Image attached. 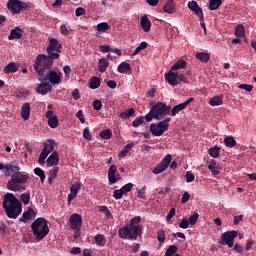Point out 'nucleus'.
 <instances>
[{"mask_svg":"<svg viewBox=\"0 0 256 256\" xmlns=\"http://www.w3.org/2000/svg\"><path fill=\"white\" fill-rule=\"evenodd\" d=\"M86 13V10L83 8V7H78L76 10H75V16L79 17V16H82Z\"/></svg>","mask_w":256,"mask_h":256,"instance_id":"63","label":"nucleus"},{"mask_svg":"<svg viewBox=\"0 0 256 256\" xmlns=\"http://www.w3.org/2000/svg\"><path fill=\"white\" fill-rule=\"evenodd\" d=\"M136 113L135 109L134 108H129L128 110H125L124 112H122L120 114V118L121 119H124V120H127L129 119L130 117L134 116Z\"/></svg>","mask_w":256,"mask_h":256,"instance_id":"29","label":"nucleus"},{"mask_svg":"<svg viewBox=\"0 0 256 256\" xmlns=\"http://www.w3.org/2000/svg\"><path fill=\"white\" fill-rule=\"evenodd\" d=\"M21 117L24 120H28L30 118V104L25 103L21 108Z\"/></svg>","mask_w":256,"mask_h":256,"instance_id":"23","label":"nucleus"},{"mask_svg":"<svg viewBox=\"0 0 256 256\" xmlns=\"http://www.w3.org/2000/svg\"><path fill=\"white\" fill-rule=\"evenodd\" d=\"M116 173H117L116 165H110V168L108 170V179L110 184H115L120 180L119 173L117 174V176H116Z\"/></svg>","mask_w":256,"mask_h":256,"instance_id":"14","label":"nucleus"},{"mask_svg":"<svg viewBox=\"0 0 256 256\" xmlns=\"http://www.w3.org/2000/svg\"><path fill=\"white\" fill-rule=\"evenodd\" d=\"M200 215L199 213L195 212L193 213L189 218H188V222L190 225H195L199 219Z\"/></svg>","mask_w":256,"mask_h":256,"instance_id":"44","label":"nucleus"},{"mask_svg":"<svg viewBox=\"0 0 256 256\" xmlns=\"http://www.w3.org/2000/svg\"><path fill=\"white\" fill-rule=\"evenodd\" d=\"M62 44L57 39H50L49 45L46 48L47 55L40 54L36 57L35 65H52L53 60L59 59Z\"/></svg>","mask_w":256,"mask_h":256,"instance_id":"1","label":"nucleus"},{"mask_svg":"<svg viewBox=\"0 0 256 256\" xmlns=\"http://www.w3.org/2000/svg\"><path fill=\"white\" fill-rule=\"evenodd\" d=\"M52 91L51 84L49 82L42 81L39 86L36 88V92L41 95H46Z\"/></svg>","mask_w":256,"mask_h":256,"instance_id":"16","label":"nucleus"},{"mask_svg":"<svg viewBox=\"0 0 256 256\" xmlns=\"http://www.w3.org/2000/svg\"><path fill=\"white\" fill-rule=\"evenodd\" d=\"M48 126L52 129H55L59 126V119L58 116L53 115L51 118L48 119Z\"/></svg>","mask_w":256,"mask_h":256,"instance_id":"31","label":"nucleus"},{"mask_svg":"<svg viewBox=\"0 0 256 256\" xmlns=\"http://www.w3.org/2000/svg\"><path fill=\"white\" fill-rule=\"evenodd\" d=\"M175 214H176V209L171 208L167 215V221H171V219L175 216Z\"/></svg>","mask_w":256,"mask_h":256,"instance_id":"64","label":"nucleus"},{"mask_svg":"<svg viewBox=\"0 0 256 256\" xmlns=\"http://www.w3.org/2000/svg\"><path fill=\"white\" fill-rule=\"evenodd\" d=\"M4 169L6 170L5 176H9V171L14 174L20 171V167L17 163L6 164L4 165Z\"/></svg>","mask_w":256,"mask_h":256,"instance_id":"21","label":"nucleus"},{"mask_svg":"<svg viewBox=\"0 0 256 256\" xmlns=\"http://www.w3.org/2000/svg\"><path fill=\"white\" fill-rule=\"evenodd\" d=\"M3 208L9 218L15 219L22 214L23 204L13 193H7L3 198Z\"/></svg>","mask_w":256,"mask_h":256,"instance_id":"3","label":"nucleus"},{"mask_svg":"<svg viewBox=\"0 0 256 256\" xmlns=\"http://www.w3.org/2000/svg\"><path fill=\"white\" fill-rule=\"evenodd\" d=\"M177 251H178L177 245H170L166 253H167V256H173L174 254L177 253Z\"/></svg>","mask_w":256,"mask_h":256,"instance_id":"47","label":"nucleus"},{"mask_svg":"<svg viewBox=\"0 0 256 256\" xmlns=\"http://www.w3.org/2000/svg\"><path fill=\"white\" fill-rule=\"evenodd\" d=\"M101 86V79L98 76H91L89 81V87L91 89H97Z\"/></svg>","mask_w":256,"mask_h":256,"instance_id":"24","label":"nucleus"},{"mask_svg":"<svg viewBox=\"0 0 256 256\" xmlns=\"http://www.w3.org/2000/svg\"><path fill=\"white\" fill-rule=\"evenodd\" d=\"M171 118H166L159 123H152L150 125V132L153 136H162L170 128Z\"/></svg>","mask_w":256,"mask_h":256,"instance_id":"7","label":"nucleus"},{"mask_svg":"<svg viewBox=\"0 0 256 256\" xmlns=\"http://www.w3.org/2000/svg\"><path fill=\"white\" fill-rule=\"evenodd\" d=\"M133 187H134V184H132V182H128V184L121 187L123 194L127 195V193L132 191Z\"/></svg>","mask_w":256,"mask_h":256,"instance_id":"46","label":"nucleus"},{"mask_svg":"<svg viewBox=\"0 0 256 256\" xmlns=\"http://www.w3.org/2000/svg\"><path fill=\"white\" fill-rule=\"evenodd\" d=\"M141 221V217H133L129 226H124L118 230L119 238L137 240L138 237H141L143 232V226L140 225Z\"/></svg>","mask_w":256,"mask_h":256,"instance_id":"2","label":"nucleus"},{"mask_svg":"<svg viewBox=\"0 0 256 256\" xmlns=\"http://www.w3.org/2000/svg\"><path fill=\"white\" fill-rule=\"evenodd\" d=\"M196 59L202 61V63H207L210 55L207 52H197Z\"/></svg>","mask_w":256,"mask_h":256,"instance_id":"30","label":"nucleus"},{"mask_svg":"<svg viewBox=\"0 0 256 256\" xmlns=\"http://www.w3.org/2000/svg\"><path fill=\"white\" fill-rule=\"evenodd\" d=\"M189 225V220L182 219V221L179 224V227H181V229H188Z\"/></svg>","mask_w":256,"mask_h":256,"instance_id":"61","label":"nucleus"},{"mask_svg":"<svg viewBox=\"0 0 256 256\" xmlns=\"http://www.w3.org/2000/svg\"><path fill=\"white\" fill-rule=\"evenodd\" d=\"M118 72L130 75L132 73V68L130 65H118Z\"/></svg>","mask_w":256,"mask_h":256,"instance_id":"38","label":"nucleus"},{"mask_svg":"<svg viewBox=\"0 0 256 256\" xmlns=\"http://www.w3.org/2000/svg\"><path fill=\"white\" fill-rule=\"evenodd\" d=\"M235 35L238 38H243L245 36V27L243 25H238L235 30Z\"/></svg>","mask_w":256,"mask_h":256,"instance_id":"40","label":"nucleus"},{"mask_svg":"<svg viewBox=\"0 0 256 256\" xmlns=\"http://www.w3.org/2000/svg\"><path fill=\"white\" fill-rule=\"evenodd\" d=\"M224 144L227 148H234L236 145L235 138L232 136H227L224 138Z\"/></svg>","mask_w":256,"mask_h":256,"instance_id":"32","label":"nucleus"},{"mask_svg":"<svg viewBox=\"0 0 256 256\" xmlns=\"http://www.w3.org/2000/svg\"><path fill=\"white\" fill-rule=\"evenodd\" d=\"M181 69H185V65H173L169 72L165 74V79L168 81L169 85H179L178 76Z\"/></svg>","mask_w":256,"mask_h":256,"instance_id":"8","label":"nucleus"},{"mask_svg":"<svg viewBox=\"0 0 256 256\" xmlns=\"http://www.w3.org/2000/svg\"><path fill=\"white\" fill-rule=\"evenodd\" d=\"M209 154H210V157L212 158H218L220 156V147L218 146L211 147L209 149Z\"/></svg>","mask_w":256,"mask_h":256,"instance_id":"39","label":"nucleus"},{"mask_svg":"<svg viewBox=\"0 0 256 256\" xmlns=\"http://www.w3.org/2000/svg\"><path fill=\"white\" fill-rule=\"evenodd\" d=\"M55 147H57L56 140L48 139L46 140L45 147L43 148V150L49 155L52 151H54Z\"/></svg>","mask_w":256,"mask_h":256,"instance_id":"20","label":"nucleus"},{"mask_svg":"<svg viewBox=\"0 0 256 256\" xmlns=\"http://www.w3.org/2000/svg\"><path fill=\"white\" fill-rule=\"evenodd\" d=\"M171 161H172V155L171 154H168L166 155L161 161V165L164 167V169L166 170L169 165L171 164Z\"/></svg>","mask_w":256,"mask_h":256,"instance_id":"35","label":"nucleus"},{"mask_svg":"<svg viewBox=\"0 0 256 256\" xmlns=\"http://www.w3.org/2000/svg\"><path fill=\"white\" fill-rule=\"evenodd\" d=\"M238 233L236 230H230V232H225L222 235V239L220 241L221 245H228L229 248L234 247L235 245V238L237 237Z\"/></svg>","mask_w":256,"mask_h":256,"instance_id":"10","label":"nucleus"},{"mask_svg":"<svg viewBox=\"0 0 256 256\" xmlns=\"http://www.w3.org/2000/svg\"><path fill=\"white\" fill-rule=\"evenodd\" d=\"M185 110L183 103L175 105L172 110H170L171 116L175 117L179 112Z\"/></svg>","mask_w":256,"mask_h":256,"instance_id":"33","label":"nucleus"},{"mask_svg":"<svg viewBox=\"0 0 256 256\" xmlns=\"http://www.w3.org/2000/svg\"><path fill=\"white\" fill-rule=\"evenodd\" d=\"M165 167L162 165V163L160 162L159 164H157L154 169H153V174L158 175L161 174L163 172H165Z\"/></svg>","mask_w":256,"mask_h":256,"instance_id":"43","label":"nucleus"},{"mask_svg":"<svg viewBox=\"0 0 256 256\" xmlns=\"http://www.w3.org/2000/svg\"><path fill=\"white\" fill-rule=\"evenodd\" d=\"M177 80L179 81V83L182 81V83L184 84H189V80L186 78L184 74L178 73Z\"/></svg>","mask_w":256,"mask_h":256,"instance_id":"58","label":"nucleus"},{"mask_svg":"<svg viewBox=\"0 0 256 256\" xmlns=\"http://www.w3.org/2000/svg\"><path fill=\"white\" fill-rule=\"evenodd\" d=\"M113 136V133L110 129H104L100 132V138L103 140H109Z\"/></svg>","mask_w":256,"mask_h":256,"instance_id":"36","label":"nucleus"},{"mask_svg":"<svg viewBox=\"0 0 256 256\" xmlns=\"http://www.w3.org/2000/svg\"><path fill=\"white\" fill-rule=\"evenodd\" d=\"M32 214H35L33 208H29L23 213V216L19 219V222L27 223L32 218Z\"/></svg>","mask_w":256,"mask_h":256,"instance_id":"22","label":"nucleus"},{"mask_svg":"<svg viewBox=\"0 0 256 256\" xmlns=\"http://www.w3.org/2000/svg\"><path fill=\"white\" fill-rule=\"evenodd\" d=\"M99 50L102 53H111V47H109L107 44L100 46Z\"/></svg>","mask_w":256,"mask_h":256,"instance_id":"60","label":"nucleus"},{"mask_svg":"<svg viewBox=\"0 0 256 256\" xmlns=\"http://www.w3.org/2000/svg\"><path fill=\"white\" fill-rule=\"evenodd\" d=\"M50 65H34V70L37 73L40 81H45V77L48 75Z\"/></svg>","mask_w":256,"mask_h":256,"instance_id":"13","label":"nucleus"},{"mask_svg":"<svg viewBox=\"0 0 256 256\" xmlns=\"http://www.w3.org/2000/svg\"><path fill=\"white\" fill-rule=\"evenodd\" d=\"M7 8L12 14H20L22 11H27V4L20 0H9L7 2Z\"/></svg>","mask_w":256,"mask_h":256,"instance_id":"9","label":"nucleus"},{"mask_svg":"<svg viewBox=\"0 0 256 256\" xmlns=\"http://www.w3.org/2000/svg\"><path fill=\"white\" fill-rule=\"evenodd\" d=\"M222 0H210L209 1V8L210 11H216L219 7H221Z\"/></svg>","mask_w":256,"mask_h":256,"instance_id":"34","label":"nucleus"},{"mask_svg":"<svg viewBox=\"0 0 256 256\" xmlns=\"http://www.w3.org/2000/svg\"><path fill=\"white\" fill-rule=\"evenodd\" d=\"M164 12L168 13V14H173L174 11H175V4H174V1L173 0H168L166 3H165V6H164Z\"/></svg>","mask_w":256,"mask_h":256,"instance_id":"27","label":"nucleus"},{"mask_svg":"<svg viewBox=\"0 0 256 256\" xmlns=\"http://www.w3.org/2000/svg\"><path fill=\"white\" fill-rule=\"evenodd\" d=\"M93 108H94L96 111H101V109H102V103H101V100H100V99L94 100V102H93Z\"/></svg>","mask_w":256,"mask_h":256,"instance_id":"54","label":"nucleus"},{"mask_svg":"<svg viewBox=\"0 0 256 256\" xmlns=\"http://www.w3.org/2000/svg\"><path fill=\"white\" fill-rule=\"evenodd\" d=\"M32 233L35 239L41 241L47 237L50 233V228L48 226V220L44 217L37 218L32 222L31 225Z\"/></svg>","mask_w":256,"mask_h":256,"instance_id":"5","label":"nucleus"},{"mask_svg":"<svg viewBox=\"0 0 256 256\" xmlns=\"http://www.w3.org/2000/svg\"><path fill=\"white\" fill-rule=\"evenodd\" d=\"M29 180V175H23L20 171L12 174L11 179L7 182V189L10 191H24L25 187L21 184L27 183Z\"/></svg>","mask_w":256,"mask_h":256,"instance_id":"6","label":"nucleus"},{"mask_svg":"<svg viewBox=\"0 0 256 256\" xmlns=\"http://www.w3.org/2000/svg\"><path fill=\"white\" fill-rule=\"evenodd\" d=\"M144 119L145 118L143 116L136 118L135 120L132 121V126L135 128L139 127L140 125H142L144 123Z\"/></svg>","mask_w":256,"mask_h":256,"instance_id":"50","label":"nucleus"},{"mask_svg":"<svg viewBox=\"0 0 256 256\" xmlns=\"http://www.w3.org/2000/svg\"><path fill=\"white\" fill-rule=\"evenodd\" d=\"M23 37V30L20 27H15L11 30L8 36L9 40L21 39Z\"/></svg>","mask_w":256,"mask_h":256,"instance_id":"18","label":"nucleus"},{"mask_svg":"<svg viewBox=\"0 0 256 256\" xmlns=\"http://www.w3.org/2000/svg\"><path fill=\"white\" fill-rule=\"evenodd\" d=\"M76 117L81 121L82 124H85V123H86L85 115H84V113H83L82 110H79V111L76 113Z\"/></svg>","mask_w":256,"mask_h":256,"instance_id":"55","label":"nucleus"},{"mask_svg":"<svg viewBox=\"0 0 256 256\" xmlns=\"http://www.w3.org/2000/svg\"><path fill=\"white\" fill-rule=\"evenodd\" d=\"M140 25L145 32L151 31V20L148 16L144 15L140 19Z\"/></svg>","mask_w":256,"mask_h":256,"instance_id":"19","label":"nucleus"},{"mask_svg":"<svg viewBox=\"0 0 256 256\" xmlns=\"http://www.w3.org/2000/svg\"><path fill=\"white\" fill-rule=\"evenodd\" d=\"M18 70H19V67L17 65H6L4 67V73L6 74L17 72Z\"/></svg>","mask_w":256,"mask_h":256,"instance_id":"42","label":"nucleus"},{"mask_svg":"<svg viewBox=\"0 0 256 256\" xmlns=\"http://www.w3.org/2000/svg\"><path fill=\"white\" fill-rule=\"evenodd\" d=\"M20 200L24 203V205H29L30 203V193L26 192L20 195Z\"/></svg>","mask_w":256,"mask_h":256,"instance_id":"45","label":"nucleus"},{"mask_svg":"<svg viewBox=\"0 0 256 256\" xmlns=\"http://www.w3.org/2000/svg\"><path fill=\"white\" fill-rule=\"evenodd\" d=\"M124 195V192L122 190V188L120 189H115L114 192H113V197L116 199V200H120L122 199V196Z\"/></svg>","mask_w":256,"mask_h":256,"instance_id":"49","label":"nucleus"},{"mask_svg":"<svg viewBox=\"0 0 256 256\" xmlns=\"http://www.w3.org/2000/svg\"><path fill=\"white\" fill-rule=\"evenodd\" d=\"M171 115V106L166 105L163 102H157L154 104L150 110L145 116V119L147 122L155 120H162L167 116Z\"/></svg>","mask_w":256,"mask_h":256,"instance_id":"4","label":"nucleus"},{"mask_svg":"<svg viewBox=\"0 0 256 256\" xmlns=\"http://www.w3.org/2000/svg\"><path fill=\"white\" fill-rule=\"evenodd\" d=\"M48 153L45 150H42V152L40 153V157H39V164L40 165H45V160L48 157Z\"/></svg>","mask_w":256,"mask_h":256,"instance_id":"48","label":"nucleus"},{"mask_svg":"<svg viewBox=\"0 0 256 256\" xmlns=\"http://www.w3.org/2000/svg\"><path fill=\"white\" fill-rule=\"evenodd\" d=\"M209 104L211 107H219L223 104V97L222 96H214L210 98Z\"/></svg>","mask_w":256,"mask_h":256,"instance_id":"26","label":"nucleus"},{"mask_svg":"<svg viewBox=\"0 0 256 256\" xmlns=\"http://www.w3.org/2000/svg\"><path fill=\"white\" fill-rule=\"evenodd\" d=\"M83 220L79 213H73L69 218V226L72 230H80Z\"/></svg>","mask_w":256,"mask_h":256,"instance_id":"12","label":"nucleus"},{"mask_svg":"<svg viewBox=\"0 0 256 256\" xmlns=\"http://www.w3.org/2000/svg\"><path fill=\"white\" fill-rule=\"evenodd\" d=\"M110 28H111V26L108 25L107 22H102V23L97 24L98 32H105V31H108Z\"/></svg>","mask_w":256,"mask_h":256,"instance_id":"41","label":"nucleus"},{"mask_svg":"<svg viewBox=\"0 0 256 256\" xmlns=\"http://www.w3.org/2000/svg\"><path fill=\"white\" fill-rule=\"evenodd\" d=\"M185 178L187 183H192L195 180V176L191 171L186 172Z\"/></svg>","mask_w":256,"mask_h":256,"instance_id":"53","label":"nucleus"},{"mask_svg":"<svg viewBox=\"0 0 256 256\" xmlns=\"http://www.w3.org/2000/svg\"><path fill=\"white\" fill-rule=\"evenodd\" d=\"M96 245L104 247L107 243V239L103 234H96L95 237Z\"/></svg>","mask_w":256,"mask_h":256,"instance_id":"28","label":"nucleus"},{"mask_svg":"<svg viewBox=\"0 0 256 256\" xmlns=\"http://www.w3.org/2000/svg\"><path fill=\"white\" fill-rule=\"evenodd\" d=\"M34 174H35L36 176H39V177H40V182H41V183H44V182H45L46 176H45V171H44L43 169H41V168H35V169H34Z\"/></svg>","mask_w":256,"mask_h":256,"instance_id":"37","label":"nucleus"},{"mask_svg":"<svg viewBox=\"0 0 256 256\" xmlns=\"http://www.w3.org/2000/svg\"><path fill=\"white\" fill-rule=\"evenodd\" d=\"M59 174V167H54L49 171V176L53 177L54 179L58 176Z\"/></svg>","mask_w":256,"mask_h":256,"instance_id":"57","label":"nucleus"},{"mask_svg":"<svg viewBox=\"0 0 256 256\" xmlns=\"http://www.w3.org/2000/svg\"><path fill=\"white\" fill-rule=\"evenodd\" d=\"M62 73L56 70H52L51 66L45 79L49 81L52 85H59L61 83Z\"/></svg>","mask_w":256,"mask_h":256,"instance_id":"11","label":"nucleus"},{"mask_svg":"<svg viewBox=\"0 0 256 256\" xmlns=\"http://www.w3.org/2000/svg\"><path fill=\"white\" fill-rule=\"evenodd\" d=\"M80 189H81L80 181H76L75 184L70 186V193L68 194V203L72 202L77 197V194Z\"/></svg>","mask_w":256,"mask_h":256,"instance_id":"15","label":"nucleus"},{"mask_svg":"<svg viewBox=\"0 0 256 256\" xmlns=\"http://www.w3.org/2000/svg\"><path fill=\"white\" fill-rule=\"evenodd\" d=\"M135 145H137V143H128L127 145L124 146L123 150L118 154L119 158H125L127 156V154L129 153V151L135 147Z\"/></svg>","mask_w":256,"mask_h":256,"instance_id":"25","label":"nucleus"},{"mask_svg":"<svg viewBox=\"0 0 256 256\" xmlns=\"http://www.w3.org/2000/svg\"><path fill=\"white\" fill-rule=\"evenodd\" d=\"M157 238L160 243H165V230L164 229L158 230Z\"/></svg>","mask_w":256,"mask_h":256,"instance_id":"51","label":"nucleus"},{"mask_svg":"<svg viewBox=\"0 0 256 256\" xmlns=\"http://www.w3.org/2000/svg\"><path fill=\"white\" fill-rule=\"evenodd\" d=\"M83 137L85 140L92 141V135L88 127L84 128Z\"/></svg>","mask_w":256,"mask_h":256,"instance_id":"52","label":"nucleus"},{"mask_svg":"<svg viewBox=\"0 0 256 256\" xmlns=\"http://www.w3.org/2000/svg\"><path fill=\"white\" fill-rule=\"evenodd\" d=\"M172 236L174 238H181L182 240H179V242H184L186 237H185V234L181 233V232H177V233H173Z\"/></svg>","mask_w":256,"mask_h":256,"instance_id":"62","label":"nucleus"},{"mask_svg":"<svg viewBox=\"0 0 256 256\" xmlns=\"http://www.w3.org/2000/svg\"><path fill=\"white\" fill-rule=\"evenodd\" d=\"M193 12L199 17V19L203 18V16H204L203 10H202V8L199 7V4L197 5V7L195 8V10Z\"/></svg>","mask_w":256,"mask_h":256,"instance_id":"59","label":"nucleus"},{"mask_svg":"<svg viewBox=\"0 0 256 256\" xmlns=\"http://www.w3.org/2000/svg\"><path fill=\"white\" fill-rule=\"evenodd\" d=\"M46 165L48 167H53L59 165V153L54 151L46 160Z\"/></svg>","mask_w":256,"mask_h":256,"instance_id":"17","label":"nucleus"},{"mask_svg":"<svg viewBox=\"0 0 256 256\" xmlns=\"http://www.w3.org/2000/svg\"><path fill=\"white\" fill-rule=\"evenodd\" d=\"M240 89H244L246 92H252L253 86L251 84H240Z\"/></svg>","mask_w":256,"mask_h":256,"instance_id":"56","label":"nucleus"}]
</instances>
